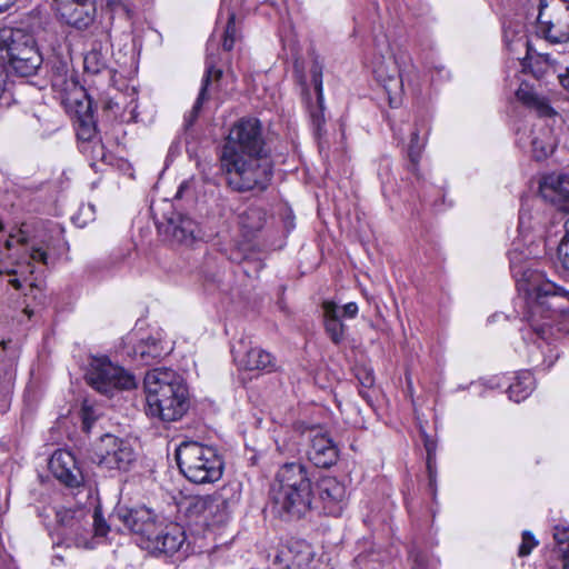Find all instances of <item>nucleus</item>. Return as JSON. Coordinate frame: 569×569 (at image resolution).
Wrapping results in <instances>:
<instances>
[{"instance_id": "f257e3e1", "label": "nucleus", "mask_w": 569, "mask_h": 569, "mask_svg": "<svg viewBox=\"0 0 569 569\" xmlns=\"http://www.w3.org/2000/svg\"><path fill=\"white\" fill-rule=\"evenodd\" d=\"M114 517L137 536L139 546L151 553L173 555L186 540L181 527L166 525L161 515L146 506H119Z\"/></svg>"}, {"instance_id": "f03ea898", "label": "nucleus", "mask_w": 569, "mask_h": 569, "mask_svg": "<svg viewBox=\"0 0 569 569\" xmlns=\"http://www.w3.org/2000/svg\"><path fill=\"white\" fill-rule=\"evenodd\" d=\"M146 413L163 422L177 421L187 412L188 390L182 378L168 368L147 372L143 381Z\"/></svg>"}, {"instance_id": "7ed1b4c3", "label": "nucleus", "mask_w": 569, "mask_h": 569, "mask_svg": "<svg viewBox=\"0 0 569 569\" xmlns=\"http://www.w3.org/2000/svg\"><path fill=\"white\" fill-rule=\"evenodd\" d=\"M228 186L238 192L264 191L272 178V162L263 154H221Z\"/></svg>"}, {"instance_id": "20e7f679", "label": "nucleus", "mask_w": 569, "mask_h": 569, "mask_svg": "<svg viewBox=\"0 0 569 569\" xmlns=\"http://www.w3.org/2000/svg\"><path fill=\"white\" fill-rule=\"evenodd\" d=\"M180 472L197 485L212 483L222 477L223 460L213 447L183 441L176 450Z\"/></svg>"}, {"instance_id": "39448f33", "label": "nucleus", "mask_w": 569, "mask_h": 569, "mask_svg": "<svg viewBox=\"0 0 569 569\" xmlns=\"http://www.w3.org/2000/svg\"><path fill=\"white\" fill-rule=\"evenodd\" d=\"M535 291L536 297L529 302L525 319L540 338H545L547 323L539 325L538 317L551 319L556 313L562 312L565 306L559 303V300L566 299L569 301V291L550 281L541 283Z\"/></svg>"}, {"instance_id": "423d86ee", "label": "nucleus", "mask_w": 569, "mask_h": 569, "mask_svg": "<svg viewBox=\"0 0 569 569\" xmlns=\"http://www.w3.org/2000/svg\"><path fill=\"white\" fill-rule=\"evenodd\" d=\"M29 243L30 238L28 236L26 224L9 234V238L4 243V250L0 252V261L2 262L4 259H12L11 251L19 247H23L24 253L14 261L17 268H0V274H16L26 280V276L32 274L34 271L32 262H40L42 264L48 263L47 251L41 247H36L34 244L29 248Z\"/></svg>"}, {"instance_id": "0eeeda50", "label": "nucleus", "mask_w": 569, "mask_h": 569, "mask_svg": "<svg viewBox=\"0 0 569 569\" xmlns=\"http://www.w3.org/2000/svg\"><path fill=\"white\" fill-rule=\"evenodd\" d=\"M86 378L91 387L104 395L136 388L134 377L106 357L91 360Z\"/></svg>"}, {"instance_id": "6e6552de", "label": "nucleus", "mask_w": 569, "mask_h": 569, "mask_svg": "<svg viewBox=\"0 0 569 569\" xmlns=\"http://www.w3.org/2000/svg\"><path fill=\"white\" fill-rule=\"evenodd\" d=\"M263 154L261 123L256 118H242L230 129L221 154Z\"/></svg>"}, {"instance_id": "1a4fd4ad", "label": "nucleus", "mask_w": 569, "mask_h": 569, "mask_svg": "<svg viewBox=\"0 0 569 569\" xmlns=\"http://www.w3.org/2000/svg\"><path fill=\"white\" fill-rule=\"evenodd\" d=\"M538 23L545 37L556 43L569 40V3L566 0H539Z\"/></svg>"}, {"instance_id": "9d476101", "label": "nucleus", "mask_w": 569, "mask_h": 569, "mask_svg": "<svg viewBox=\"0 0 569 569\" xmlns=\"http://www.w3.org/2000/svg\"><path fill=\"white\" fill-rule=\"evenodd\" d=\"M98 465L108 470L127 471L136 460V452L129 441L113 435H104L97 445Z\"/></svg>"}, {"instance_id": "9b49d317", "label": "nucleus", "mask_w": 569, "mask_h": 569, "mask_svg": "<svg viewBox=\"0 0 569 569\" xmlns=\"http://www.w3.org/2000/svg\"><path fill=\"white\" fill-rule=\"evenodd\" d=\"M57 20L77 31L89 30L97 18L94 0H53Z\"/></svg>"}, {"instance_id": "f8f14e48", "label": "nucleus", "mask_w": 569, "mask_h": 569, "mask_svg": "<svg viewBox=\"0 0 569 569\" xmlns=\"http://www.w3.org/2000/svg\"><path fill=\"white\" fill-rule=\"evenodd\" d=\"M371 68L376 80L387 92L390 106H398L403 91V78L397 60L391 54H375Z\"/></svg>"}, {"instance_id": "ddd939ff", "label": "nucleus", "mask_w": 569, "mask_h": 569, "mask_svg": "<svg viewBox=\"0 0 569 569\" xmlns=\"http://www.w3.org/2000/svg\"><path fill=\"white\" fill-rule=\"evenodd\" d=\"M317 495L315 509L333 517L342 513L347 502L346 487L337 478L330 476L320 478L317 481Z\"/></svg>"}, {"instance_id": "4468645a", "label": "nucleus", "mask_w": 569, "mask_h": 569, "mask_svg": "<svg viewBox=\"0 0 569 569\" xmlns=\"http://www.w3.org/2000/svg\"><path fill=\"white\" fill-rule=\"evenodd\" d=\"M272 510L284 520L301 519L313 508L312 491L271 493Z\"/></svg>"}, {"instance_id": "2eb2a0df", "label": "nucleus", "mask_w": 569, "mask_h": 569, "mask_svg": "<svg viewBox=\"0 0 569 569\" xmlns=\"http://www.w3.org/2000/svg\"><path fill=\"white\" fill-rule=\"evenodd\" d=\"M313 550L303 540H295L280 548L268 569H311Z\"/></svg>"}, {"instance_id": "dca6fc26", "label": "nucleus", "mask_w": 569, "mask_h": 569, "mask_svg": "<svg viewBox=\"0 0 569 569\" xmlns=\"http://www.w3.org/2000/svg\"><path fill=\"white\" fill-rule=\"evenodd\" d=\"M293 491H312L311 475L301 462H288L280 467L271 493H289Z\"/></svg>"}, {"instance_id": "f3484780", "label": "nucleus", "mask_w": 569, "mask_h": 569, "mask_svg": "<svg viewBox=\"0 0 569 569\" xmlns=\"http://www.w3.org/2000/svg\"><path fill=\"white\" fill-rule=\"evenodd\" d=\"M158 228L164 240L172 244L190 246L199 236L198 223L178 212H173Z\"/></svg>"}, {"instance_id": "a211bd4d", "label": "nucleus", "mask_w": 569, "mask_h": 569, "mask_svg": "<svg viewBox=\"0 0 569 569\" xmlns=\"http://www.w3.org/2000/svg\"><path fill=\"white\" fill-rule=\"evenodd\" d=\"M308 459L319 468H328L336 463L338 449L327 432L312 429L309 433Z\"/></svg>"}, {"instance_id": "6ab92c4d", "label": "nucleus", "mask_w": 569, "mask_h": 569, "mask_svg": "<svg viewBox=\"0 0 569 569\" xmlns=\"http://www.w3.org/2000/svg\"><path fill=\"white\" fill-rule=\"evenodd\" d=\"M0 47L6 50L8 61L40 53L34 37L23 29L3 30Z\"/></svg>"}, {"instance_id": "aec40b11", "label": "nucleus", "mask_w": 569, "mask_h": 569, "mask_svg": "<svg viewBox=\"0 0 569 569\" xmlns=\"http://www.w3.org/2000/svg\"><path fill=\"white\" fill-rule=\"evenodd\" d=\"M49 468L53 476L68 487H79L83 481L77 460L68 450H57L49 460Z\"/></svg>"}, {"instance_id": "412c9836", "label": "nucleus", "mask_w": 569, "mask_h": 569, "mask_svg": "<svg viewBox=\"0 0 569 569\" xmlns=\"http://www.w3.org/2000/svg\"><path fill=\"white\" fill-rule=\"evenodd\" d=\"M539 189L545 200L569 212V174L549 173L542 178Z\"/></svg>"}, {"instance_id": "4be33fe9", "label": "nucleus", "mask_w": 569, "mask_h": 569, "mask_svg": "<svg viewBox=\"0 0 569 569\" xmlns=\"http://www.w3.org/2000/svg\"><path fill=\"white\" fill-rule=\"evenodd\" d=\"M237 365L244 370L270 371L276 367L274 357L258 347H248L243 340L232 350Z\"/></svg>"}, {"instance_id": "5701e85b", "label": "nucleus", "mask_w": 569, "mask_h": 569, "mask_svg": "<svg viewBox=\"0 0 569 569\" xmlns=\"http://www.w3.org/2000/svg\"><path fill=\"white\" fill-rule=\"evenodd\" d=\"M312 83L316 91V102H308V110L310 113L311 122L318 133L321 132L326 122L325 119V99L322 87V68L318 63L311 67Z\"/></svg>"}, {"instance_id": "b1692460", "label": "nucleus", "mask_w": 569, "mask_h": 569, "mask_svg": "<svg viewBox=\"0 0 569 569\" xmlns=\"http://www.w3.org/2000/svg\"><path fill=\"white\" fill-rule=\"evenodd\" d=\"M222 76V70L214 67L213 61L207 60V68L202 79V86L198 98L192 107L190 114L186 118V126L189 127L197 119L202 103L208 99L209 88L212 86L214 81H219Z\"/></svg>"}, {"instance_id": "393cba45", "label": "nucleus", "mask_w": 569, "mask_h": 569, "mask_svg": "<svg viewBox=\"0 0 569 569\" xmlns=\"http://www.w3.org/2000/svg\"><path fill=\"white\" fill-rule=\"evenodd\" d=\"M516 96L520 102L535 110L539 117L551 118L557 114L549 100L532 91L528 86H520L516 91Z\"/></svg>"}, {"instance_id": "a878e982", "label": "nucleus", "mask_w": 569, "mask_h": 569, "mask_svg": "<svg viewBox=\"0 0 569 569\" xmlns=\"http://www.w3.org/2000/svg\"><path fill=\"white\" fill-rule=\"evenodd\" d=\"M171 349L166 347L160 338L149 337L141 340L134 347V356L144 365H149L152 361L160 359L167 355Z\"/></svg>"}, {"instance_id": "bb28decb", "label": "nucleus", "mask_w": 569, "mask_h": 569, "mask_svg": "<svg viewBox=\"0 0 569 569\" xmlns=\"http://www.w3.org/2000/svg\"><path fill=\"white\" fill-rule=\"evenodd\" d=\"M326 332L336 345L345 339V325L340 321L339 307L333 301L322 303Z\"/></svg>"}, {"instance_id": "cd10ccee", "label": "nucleus", "mask_w": 569, "mask_h": 569, "mask_svg": "<svg viewBox=\"0 0 569 569\" xmlns=\"http://www.w3.org/2000/svg\"><path fill=\"white\" fill-rule=\"evenodd\" d=\"M266 211L259 207H249L238 216L240 228L248 234L262 229L266 222Z\"/></svg>"}, {"instance_id": "c85d7f7f", "label": "nucleus", "mask_w": 569, "mask_h": 569, "mask_svg": "<svg viewBox=\"0 0 569 569\" xmlns=\"http://www.w3.org/2000/svg\"><path fill=\"white\" fill-rule=\"evenodd\" d=\"M553 553L560 559L559 569L569 568V527L556 526L553 528Z\"/></svg>"}, {"instance_id": "c756f323", "label": "nucleus", "mask_w": 569, "mask_h": 569, "mask_svg": "<svg viewBox=\"0 0 569 569\" xmlns=\"http://www.w3.org/2000/svg\"><path fill=\"white\" fill-rule=\"evenodd\" d=\"M533 389V377L531 372L523 371L517 378L516 382L511 383L508 389L510 400L520 402L525 400Z\"/></svg>"}, {"instance_id": "7c9ffc66", "label": "nucleus", "mask_w": 569, "mask_h": 569, "mask_svg": "<svg viewBox=\"0 0 569 569\" xmlns=\"http://www.w3.org/2000/svg\"><path fill=\"white\" fill-rule=\"evenodd\" d=\"M228 517V500L221 493L211 495V503L204 520L211 523H223L227 521Z\"/></svg>"}, {"instance_id": "2f4dec72", "label": "nucleus", "mask_w": 569, "mask_h": 569, "mask_svg": "<svg viewBox=\"0 0 569 569\" xmlns=\"http://www.w3.org/2000/svg\"><path fill=\"white\" fill-rule=\"evenodd\" d=\"M42 63L41 54L24 56L12 60H9L10 67L13 71L21 77H30L37 73L38 69Z\"/></svg>"}, {"instance_id": "473e14b6", "label": "nucleus", "mask_w": 569, "mask_h": 569, "mask_svg": "<svg viewBox=\"0 0 569 569\" xmlns=\"http://www.w3.org/2000/svg\"><path fill=\"white\" fill-rule=\"evenodd\" d=\"M83 68L87 73L98 74L107 68V56L101 49L92 48L83 59Z\"/></svg>"}, {"instance_id": "72a5a7b5", "label": "nucleus", "mask_w": 569, "mask_h": 569, "mask_svg": "<svg viewBox=\"0 0 569 569\" xmlns=\"http://www.w3.org/2000/svg\"><path fill=\"white\" fill-rule=\"evenodd\" d=\"M69 70L66 63L59 62L52 67L51 82L52 87L62 91L69 90L74 82L68 77Z\"/></svg>"}, {"instance_id": "f704fd0d", "label": "nucleus", "mask_w": 569, "mask_h": 569, "mask_svg": "<svg viewBox=\"0 0 569 569\" xmlns=\"http://www.w3.org/2000/svg\"><path fill=\"white\" fill-rule=\"evenodd\" d=\"M211 503V495L208 496H197L190 499L188 506V513L190 516L203 517L206 519L209 506Z\"/></svg>"}, {"instance_id": "c9c22d12", "label": "nucleus", "mask_w": 569, "mask_h": 569, "mask_svg": "<svg viewBox=\"0 0 569 569\" xmlns=\"http://www.w3.org/2000/svg\"><path fill=\"white\" fill-rule=\"evenodd\" d=\"M58 521L70 529L71 532L80 533L81 531H88L81 521L76 518V513L71 510H61L57 512Z\"/></svg>"}, {"instance_id": "e433bc0d", "label": "nucleus", "mask_w": 569, "mask_h": 569, "mask_svg": "<svg viewBox=\"0 0 569 569\" xmlns=\"http://www.w3.org/2000/svg\"><path fill=\"white\" fill-rule=\"evenodd\" d=\"M237 40L236 13L228 11V22L224 29L222 47L224 50L230 51Z\"/></svg>"}, {"instance_id": "4c0bfd02", "label": "nucleus", "mask_w": 569, "mask_h": 569, "mask_svg": "<svg viewBox=\"0 0 569 569\" xmlns=\"http://www.w3.org/2000/svg\"><path fill=\"white\" fill-rule=\"evenodd\" d=\"M565 234L558 246L557 257L563 269L569 270V219L565 222Z\"/></svg>"}, {"instance_id": "58836bf2", "label": "nucleus", "mask_w": 569, "mask_h": 569, "mask_svg": "<svg viewBox=\"0 0 569 569\" xmlns=\"http://www.w3.org/2000/svg\"><path fill=\"white\" fill-rule=\"evenodd\" d=\"M532 153L537 160H543L553 152L555 144L552 141H545L539 137L532 139Z\"/></svg>"}, {"instance_id": "ea45409f", "label": "nucleus", "mask_w": 569, "mask_h": 569, "mask_svg": "<svg viewBox=\"0 0 569 569\" xmlns=\"http://www.w3.org/2000/svg\"><path fill=\"white\" fill-rule=\"evenodd\" d=\"M427 471H428V477H429V486L435 496L436 495L437 468H436L435 452L429 445H427Z\"/></svg>"}, {"instance_id": "a19ab883", "label": "nucleus", "mask_w": 569, "mask_h": 569, "mask_svg": "<svg viewBox=\"0 0 569 569\" xmlns=\"http://www.w3.org/2000/svg\"><path fill=\"white\" fill-rule=\"evenodd\" d=\"M537 545H538V541L536 540L533 535L530 531H527V530L523 531L522 532V541L519 547L518 555L520 557H526V556L530 555V552Z\"/></svg>"}, {"instance_id": "79ce46f5", "label": "nucleus", "mask_w": 569, "mask_h": 569, "mask_svg": "<svg viewBox=\"0 0 569 569\" xmlns=\"http://www.w3.org/2000/svg\"><path fill=\"white\" fill-rule=\"evenodd\" d=\"M420 151H421V146L418 144V133L412 132L411 143H410L408 153H409V158L413 166H416L419 160Z\"/></svg>"}, {"instance_id": "37998d69", "label": "nucleus", "mask_w": 569, "mask_h": 569, "mask_svg": "<svg viewBox=\"0 0 569 569\" xmlns=\"http://www.w3.org/2000/svg\"><path fill=\"white\" fill-rule=\"evenodd\" d=\"M93 528L94 535L98 537H104L109 530V527L107 526L106 521L97 511H94L93 515Z\"/></svg>"}, {"instance_id": "c03bdc74", "label": "nucleus", "mask_w": 569, "mask_h": 569, "mask_svg": "<svg viewBox=\"0 0 569 569\" xmlns=\"http://www.w3.org/2000/svg\"><path fill=\"white\" fill-rule=\"evenodd\" d=\"M8 84V72L6 68L0 63V100L7 92Z\"/></svg>"}, {"instance_id": "a18cd8bd", "label": "nucleus", "mask_w": 569, "mask_h": 569, "mask_svg": "<svg viewBox=\"0 0 569 569\" xmlns=\"http://www.w3.org/2000/svg\"><path fill=\"white\" fill-rule=\"evenodd\" d=\"M343 316L347 318H355L358 313V306L356 302H349L342 307Z\"/></svg>"}, {"instance_id": "49530a36", "label": "nucleus", "mask_w": 569, "mask_h": 569, "mask_svg": "<svg viewBox=\"0 0 569 569\" xmlns=\"http://www.w3.org/2000/svg\"><path fill=\"white\" fill-rule=\"evenodd\" d=\"M101 2H104L107 7H109L111 10H117L118 8H121L127 13L129 12L127 4L122 0H100Z\"/></svg>"}, {"instance_id": "de8ad7c7", "label": "nucleus", "mask_w": 569, "mask_h": 569, "mask_svg": "<svg viewBox=\"0 0 569 569\" xmlns=\"http://www.w3.org/2000/svg\"><path fill=\"white\" fill-rule=\"evenodd\" d=\"M94 133V129L90 126L82 124L78 131V137L82 140H90Z\"/></svg>"}, {"instance_id": "09e8293b", "label": "nucleus", "mask_w": 569, "mask_h": 569, "mask_svg": "<svg viewBox=\"0 0 569 569\" xmlns=\"http://www.w3.org/2000/svg\"><path fill=\"white\" fill-rule=\"evenodd\" d=\"M560 84L569 91V68H566L565 72L558 76Z\"/></svg>"}, {"instance_id": "8fccbe9b", "label": "nucleus", "mask_w": 569, "mask_h": 569, "mask_svg": "<svg viewBox=\"0 0 569 569\" xmlns=\"http://www.w3.org/2000/svg\"><path fill=\"white\" fill-rule=\"evenodd\" d=\"M17 0H0V13L7 11Z\"/></svg>"}, {"instance_id": "3c124183", "label": "nucleus", "mask_w": 569, "mask_h": 569, "mask_svg": "<svg viewBox=\"0 0 569 569\" xmlns=\"http://www.w3.org/2000/svg\"><path fill=\"white\" fill-rule=\"evenodd\" d=\"M361 383L365 387H371L373 385V377H372V375L370 372H367L366 377L363 378V380H361Z\"/></svg>"}, {"instance_id": "603ef678", "label": "nucleus", "mask_w": 569, "mask_h": 569, "mask_svg": "<svg viewBox=\"0 0 569 569\" xmlns=\"http://www.w3.org/2000/svg\"><path fill=\"white\" fill-rule=\"evenodd\" d=\"M9 283L17 290L21 289L22 283L20 278H12L9 280Z\"/></svg>"}, {"instance_id": "864d4df0", "label": "nucleus", "mask_w": 569, "mask_h": 569, "mask_svg": "<svg viewBox=\"0 0 569 569\" xmlns=\"http://www.w3.org/2000/svg\"><path fill=\"white\" fill-rule=\"evenodd\" d=\"M415 569H426V567L422 565L420 560H416Z\"/></svg>"}, {"instance_id": "5fc2aeb1", "label": "nucleus", "mask_w": 569, "mask_h": 569, "mask_svg": "<svg viewBox=\"0 0 569 569\" xmlns=\"http://www.w3.org/2000/svg\"><path fill=\"white\" fill-rule=\"evenodd\" d=\"M223 6L227 3V0H222Z\"/></svg>"}, {"instance_id": "6e6d98bb", "label": "nucleus", "mask_w": 569, "mask_h": 569, "mask_svg": "<svg viewBox=\"0 0 569 569\" xmlns=\"http://www.w3.org/2000/svg\"><path fill=\"white\" fill-rule=\"evenodd\" d=\"M567 3H569V0H566Z\"/></svg>"}]
</instances>
